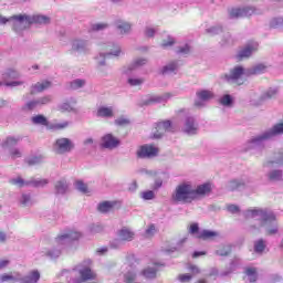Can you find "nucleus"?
<instances>
[{"mask_svg":"<svg viewBox=\"0 0 283 283\" xmlns=\"http://www.w3.org/2000/svg\"><path fill=\"white\" fill-rule=\"evenodd\" d=\"M19 202L22 207H32V205H34V201L32 200V196L30 193H22Z\"/></svg>","mask_w":283,"mask_h":283,"instance_id":"38","label":"nucleus"},{"mask_svg":"<svg viewBox=\"0 0 283 283\" xmlns=\"http://www.w3.org/2000/svg\"><path fill=\"white\" fill-rule=\"evenodd\" d=\"M212 189L213 188L211 187V184H202V185L197 186L196 188L193 186L195 201L200 200V198H205L206 196H209V193H211Z\"/></svg>","mask_w":283,"mask_h":283,"instance_id":"16","label":"nucleus"},{"mask_svg":"<svg viewBox=\"0 0 283 283\" xmlns=\"http://www.w3.org/2000/svg\"><path fill=\"white\" fill-rule=\"evenodd\" d=\"M10 182H11V185H15V186H18V187H25V184H27L28 181H24L23 178L18 177V178L11 179Z\"/></svg>","mask_w":283,"mask_h":283,"instance_id":"57","label":"nucleus"},{"mask_svg":"<svg viewBox=\"0 0 283 283\" xmlns=\"http://www.w3.org/2000/svg\"><path fill=\"white\" fill-rule=\"evenodd\" d=\"M283 27V18H273L270 21V28H282Z\"/></svg>","mask_w":283,"mask_h":283,"instance_id":"54","label":"nucleus"},{"mask_svg":"<svg viewBox=\"0 0 283 283\" xmlns=\"http://www.w3.org/2000/svg\"><path fill=\"white\" fill-rule=\"evenodd\" d=\"M72 149H74V142L70 138H57L53 144V151L60 156H63V154H70Z\"/></svg>","mask_w":283,"mask_h":283,"instance_id":"9","label":"nucleus"},{"mask_svg":"<svg viewBox=\"0 0 283 283\" xmlns=\"http://www.w3.org/2000/svg\"><path fill=\"white\" fill-rule=\"evenodd\" d=\"M240 187H244V181L242 180H230L227 185L228 191H235V189H240Z\"/></svg>","mask_w":283,"mask_h":283,"instance_id":"39","label":"nucleus"},{"mask_svg":"<svg viewBox=\"0 0 283 283\" xmlns=\"http://www.w3.org/2000/svg\"><path fill=\"white\" fill-rule=\"evenodd\" d=\"M193 184L191 181H182L175 188L171 200L175 203L191 205L195 201Z\"/></svg>","mask_w":283,"mask_h":283,"instance_id":"3","label":"nucleus"},{"mask_svg":"<svg viewBox=\"0 0 283 283\" xmlns=\"http://www.w3.org/2000/svg\"><path fill=\"white\" fill-rule=\"evenodd\" d=\"M36 101H38L39 106L40 105H48V104L52 103V96L46 95V96L38 98Z\"/></svg>","mask_w":283,"mask_h":283,"instance_id":"55","label":"nucleus"},{"mask_svg":"<svg viewBox=\"0 0 283 283\" xmlns=\"http://www.w3.org/2000/svg\"><path fill=\"white\" fill-rule=\"evenodd\" d=\"M118 205H120L118 201H103L98 203L97 211H99V213H109L114 211Z\"/></svg>","mask_w":283,"mask_h":283,"instance_id":"22","label":"nucleus"},{"mask_svg":"<svg viewBox=\"0 0 283 283\" xmlns=\"http://www.w3.org/2000/svg\"><path fill=\"white\" fill-rule=\"evenodd\" d=\"M258 48H260V44H258V42H250L245 44L237 52V61H244V59H250V56H253V54L258 52Z\"/></svg>","mask_w":283,"mask_h":283,"instance_id":"10","label":"nucleus"},{"mask_svg":"<svg viewBox=\"0 0 283 283\" xmlns=\"http://www.w3.org/2000/svg\"><path fill=\"white\" fill-rule=\"evenodd\" d=\"M245 273L249 277V282H255L258 280V270H255V268L247 269Z\"/></svg>","mask_w":283,"mask_h":283,"instance_id":"49","label":"nucleus"},{"mask_svg":"<svg viewBox=\"0 0 283 283\" xmlns=\"http://www.w3.org/2000/svg\"><path fill=\"white\" fill-rule=\"evenodd\" d=\"M54 191L56 196H65L70 191V182L65 179H60L54 184Z\"/></svg>","mask_w":283,"mask_h":283,"instance_id":"21","label":"nucleus"},{"mask_svg":"<svg viewBox=\"0 0 283 283\" xmlns=\"http://www.w3.org/2000/svg\"><path fill=\"white\" fill-rule=\"evenodd\" d=\"M48 185H50V179H45V178H43V179L32 178L25 182L27 187H35L36 189H43V187H48Z\"/></svg>","mask_w":283,"mask_h":283,"instance_id":"27","label":"nucleus"},{"mask_svg":"<svg viewBox=\"0 0 283 283\" xmlns=\"http://www.w3.org/2000/svg\"><path fill=\"white\" fill-rule=\"evenodd\" d=\"M19 140H21L20 137H7L2 144V147H4V149H12V147H17V145H19Z\"/></svg>","mask_w":283,"mask_h":283,"instance_id":"37","label":"nucleus"},{"mask_svg":"<svg viewBox=\"0 0 283 283\" xmlns=\"http://www.w3.org/2000/svg\"><path fill=\"white\" fill-rule=\"evenodd\" d=\"M177 71H178V62L172 61L164 65L161 69H159V74L161 76H167V74H174V72H177Z\"/></svg>","mask_w":283,"mask_h":283,"instance_id":"30","label":"nucleus"},{"mask_svg":"<svg viewBox=\"0 0 283 283\" xmlns=\"http://www.w3.org/2000/svg\"><path fill=\"white\" fill-rule=\"evenodd\" d=\"M39 280H41V273L39 270H33L24 277H20V283H39Z\"/></svg>","mask_w":283,"mask_h":283,"instance_id":"28","label":"nucleus"},{"mask_svg":"<svg viewBox=\"0 0 283 283\" xmlns=\"http://www.w3.org/2000/svg\"><path fill=\"white\" fill-rule=\"evenodd\" d=\"M216 255H220L221 258H227L228 255H231V245H221L217 251Z\"/></svg>","mask_w":283,"mask_h":283,"instance_id":"42","label":"nucleus"},{"mask_svg":"<svg viewBox=\"0 0 283 283\" xmlns=\"http://www.w3.org/2000/svg\"><path fill=\"white\" fill-rule=\"evenodd\" d=\"M21 274L19 272L3 273L0 275V282H20Z\"/></svg>","mask_w":283,"mask_h":283,"instance_id":"32","label":"nucleus"},{"mask_svg":"<svg viewBox=\"0 0 283 283\" xmlns=\"http://www.w3.org/2000/svg\"><path fill=\"white\" fill-rule=\"evenodd\" d=\"M145 34L146 36H148L149 39H151V36H154V34H156V29L151 28V27H147L145 29Z\"/></svg>","mask_w":283,"mask_h":283,"instance_id":"62","label":"nucleus"},{"mask_svg":"<svg viewBox=\"0 0 283 283\" xmlns=\"http://www.w3.org/2000/svg\"><path fill=\"white\" fill-rule=\"evenodd\" d=\"M198 101L195 102L196 107H205V103H209V101H213L216 98V94L209 90H200L196 93Z\"/></svg>","mask_w":283,"mask_h":283,"instance_id":"13","label":"nucleus"},{"mask_svg":"<svg viewBox=\"0 0 283 283\" xmlns=\"http://www.w3.org/2000/svg\"><path fill=\"white\" fill-rule=\"evenodd\" d=\"M13 30L15 32H21V30H28L30 25H48L50 24V17L43 14L28 15L25 13H20L12 15Z\"/></svg>","mask_w":283,"mask_h":283,"instance_id":"2","label":"nucleus"},{"mask_svg":"<svg viewBox=\"0 0 283 283\" xmlns=\"http://www.w3.org/2000/svg\"><path fill=\"white\" fill-rule=\"evenodd\" d=\"M60 112H70L72 109V106H70V104L64 103L62 105L59 106Z\"/></svg>","mask_w":283,"mask_h":283,"instance_id":"64","label":"nucleus"},{"mask_svg":"<svg viewBox=\"0 0 283 283\" xmlns=\"http://www.w3.org/2000/svg\"><path fill=\"white\" fill-rule=\"evenodd\" d=\"M156 234V226L150 224L146 230V238H153Z\"/></svg>","mask_w":283,"mask_h":283,"instance_id":"61","label":"nucleus"},{"mask_svg":"<svg viewBox=\"0 0 283 283\" xmlns=\"http://www.w3.org/2000/svg\"><path fill=\"white\" fill-rule=\"evenodd\" d=\"M243 76H247V70L244 66L237 65L230 70L229 74H226V80L235 85H244Z\"/></svg>","mask_w":283,"mask_h":283,"instance_id":"8","label":"nucleus"},{"mask_svg":"<svg viewBox=\"0 0 283 283\" xmlns=\"http://www.w3.org/2000/svg\"><path fill=\"white\" fill-rule=\"evenodd\" d=\"M97 118H114V107L101 106L96 112Z\"/></svg>","mask_w":283,"mask_h":283,"instance_id":"26","label":"nucleus"},{"mask_svg":"<svg viewBox=\"0 0 283 283\" xmlns=\"http://www.w3.org/2000/svg\"><path fill=\"white\" fill-rule=\"evenodd\" d=\"M228 12L231 19H243L244 17H252V14H255V8L253 7L232 8Z\"/></svg>","mask_w":283,"mask_h":283,"instance_id":"11","label":"nucleus"},{"mask_svg":"<svg viewBox=\"0 0 283 283\" xmlns=\"http://www.w3.org/2000/svg\"><path fill=\"white\" fill-rule=\"evenodd\" d=\"M247 220H258L259 227H265V235H277L280 228L277 222H275V214L271 211L263 209H249L243 212Z\"/></svg>","mask_w":283,"mask_h":283,"instance_id":"1","label":"nucleus"},{"mask_svg":"<svg viewBox=\"0 0 283 283\" xmlns=\"http://www.w3.org/2000/svg\"><path fill=\"white\" fill-rule=\"evenodd\" d=\"M70 126V122H62V123H55L53 124V129H65V127Z\"/></svg>","mask_w":283,"mask_h":283,"instance_id":"60","label":"nucleus"},{"mask_svg":"<svg viewBox=\"0 0 283 283\" xmlns=\"http://www.w3.org/2000/svg\"><path fill=\"white\" fill-rule=\"evenodd\" d=\"M154 103H163V97L153 95L142 102L140 106L143 107L144 105H154Z\"/></svg>","mask_w":283,"mask_h":283,"instance_id":"47","label":"nucleus"},{"mask_svg":"<svg viewBox=\"0 0 283 283\" xmlns=\"http://www.w3.org/2000/svg\"><path fill=\"white\" fill-rule=\"evenodd\" d=\"M31 123L33 125H44L48 126V117L44 115H35L31 117Z\"/></svg>","mask_w":283,"mask_h":283,"instance_id":"41","label":"nucleus"},{"mask_svg":"<svg viewBox=\"0 0 283 283\" xmlns=\"http://www.w3.org/2000/svg\"><path fill=\"white\" fill-rule=\"evenodd\" d=\"M184 132L185 134H189L190 136H193V134H197L198 124L196 123V119L193 117L186 118L184 124Z\"/></svg>","mask_w":283,"mask_h":283,"instance_id":"20","label":"nucleus"},{"mask_svg":"<svg viewBox=\"0 0 283 283\" xmlns=\"http://www.w3.org/2000/svg\"><path fill=\"white\" fill-rule=\"evenodd\" d=\"M269 70L265 64H255L254 66L247 70V76H255L258 74H264Z\"/></svg>","mask_w":283,"mask_h":283,"instance_id":"31","label":"nucleus"},{"mask_svg":"<svg viewBox=\"0 0 283 283\" xmlns=\"http://www.w3.org/2000/svg\"><path fill=\"white\" fill-rule=\"evenodd\" d=\"M85 80L76 78L70 83V87L71 90H81L82 87H85Z\"/></svg>","mask_w":283,"mask_h":283,"instance_id":"48","label":"nucleus"},{"mask_svg":"<svg viewBox=\"0 0 283 283\" xmlns=\"http://www.w3.org/2000/svg\"><path fill=\"white\" fill-rule=\"evenodd\" d=\"M45 157H43V155H39V156H33L31 158L25 159L27 165H29V167H32L34 165H41V163H43Z\"/></svg>","mask_w":283,"mask_h":283,"instance_id":"45","label":"nucleus"},{"mask_svg":"<svg viewBox=\"0 0 283 283\" xmlns=\"http://www.w3.org/2000/svg\"><path fill=\"white\" fill-rule=\"evenodd\" d=\"M115 28L122 35L129 34V32H132V23L125 20H116Z\"/></svg>","mask_w":283,"mask_h":283,"instance_id":"24","label":"nucleus"},{"mask_svg":"<svg viewBox=\"0 0 283 283\" xmlns=\"http://www.w3.org/2000/svg\"><path fill=\"white\" fill-rule=\"evenodd\" d=\"M222 25H213L206 29V34H208L209 36H216L217 34H222Z\"/></svg>","mask_w":283,"mask_h":283,"instance_id":"44","label":"nucleus"},{"mask_svg":"<svg viewBox=\"0 0 283 283\" xmlns=\"http://www.w3.org/2000/svg\"><path fill=\"white\" fill-rule=\"evenodd\" d=\"M81 238L80 232L77 231H69L64 234H60L54 240V247H59L60 249L49 250L45 255L48 258H59L61 255V248L65 247V244H70L73 240H78Z\"/></svg>","mask_w":283,"mask_h":283,"instance_id":"5","label":"nucleus"},{"mask_svg":"<svg viewBox=\"0 0 283 283\" xmlns=\"http://www.w3.org/2000/svg\"><path fill=\"white\" fill-rule=\"evenodd\" d=\"M115 125H117V127H127V125H129L132 123V120H129V118L125 117V116H120L117 119H115Z\"/></svg>","mask_w":283,"mask_h":283,"instance_id":"51","label":"nucleus"},{"mask_svg":"<svg viewBox=\"0 0 283 283\" xmlns=\"http://www.w3.org/2000/svg\"><path fill=\"white\" fill-rule=\"evenodd\" d=\"M147 63H149L147 57H137L126 67L125 72L129 74V72H134V70H138V67H144Z\"/></svg>","mask_w":283,"mask_h":283,"instance_id":"23","label":"nucleus"},{"mask_svg":"<svg viewBox=\"0 0 283 283\" xmlns=\"http://www.w3.org/2000/svg\"><path fill=\"white\" fill-rule=\"evenodd\" d=\"M142 198L144 200H154V198H156V193H154V191L151 190H147L142 192Z\"/></svg>","mask_w":283,"mask_h":283,"instance_id":"56","label":"nucleus"},{"mask_svg":"<svg viewBox=\"0 0 283 283\" xmlns=\"http://www.w3.org/2000/svg\"><path fill=\"white\" fill-rule=\"evenodd\" d=\"M127 82L132 87H138V85H143L145 83V80L143 77H129Z\"/></svg>","mask_w":283,"mask_h":283,"instance_id":"52","label":"nucleus"},{"mask_svg":"<svg viewBox=\"0 0 283 283\" xmlns=\"http://www.w3.org/2000/svg\"><path fill=\"white\" fill-rule=\"evenodd\" d=\"M188 271H190V273L179 274L177 280H179L181 283H190L196 275L200 274V268L197 265H190Z\"/></svg>","mask_w":283,"mask_h":283,"instance_id":"17","label":"nucleus"},{"mask_svg":"<svg viewBox=\"0 0 283 283\" xmlns=\"http://www.w3.org/2000/svg\"><path fill=\"white\" fill-rule=\"evenodd\" d=\"M10 154H11L12 158H21V156H22L21 150L19 148H12L10 150Z\"/></svg>","mask_w":283,"mask_h":283,"instance_id":"63","label":"nucleus"},{"mask_svg":"<svg viewBox=\"0 0 283 283\" xmlns=\"http://www.w3.org/2000/svg\"><path fill=\"white\" fill-rule=\"evenodd\" d=\"M120 54V46L115 44H108L104 46V51L99 53L97 57V67L99 72H105L103 66L105 65V56H119Z\"/></svg>","mask_w":283,"mask_h":283,"instance_id":"7","label":"nucleus"},{"mask_svg":"<svg viewBox=\"0 0 283 283\" xmlns=\"http://www.w3.org/2000/svg\"><path fill=\"white\" fill-rule=\"evenodd\" d=\"M174 43H176V40H174V38H171V36H168L166 40H163L161 46L169 48V46L174 45Z\"/></svg>","mask_w":283,"mask_h":283,"instance_id":"59","label":"nucleus"},{"mask_svg":"<svg viewBox=\"0 0 283 283\" xmlns=\"http://www.w3.org/2000/svg\"><path fill=\"white\" fill-rule=\"evenodd\" d=\"M265 249H266V243L262 239L254 242L255 253H262Z\"/></svg>","mask_w":283,"mask_h":283,"instance_id":"50","label":"nucleus"},{"mask_svg":"<svg viewBox=\"0 0 283 283\" xmlns=\"http://www.w3.org/2000/svg\"><path fill=\"white\" fill-rule=\"evenodd\" d=\"M109 28V24L105 22L94 23L91 24L90 31L91 32H103V30H107Z\"/></svg>","mask_w":283,"mask_h":283,"instance_id":"46","label":"nucleus"},{"mask_svg":"<svg viewBox=\"0 0 283 283\" xmlns=\"http://www.w3.org/2000/svg\"><path fill=\"white\" fill-rule=\"evenodd\" d=\"M156 273H158V269L147 268L142 272V275H144L146 280H154L156 277Z\"/></svg>","mask_w":283,"mask_h":283,"instance_id":"43","label":"nucleus"},{"mask_svg":"<svg viewBox=\"0 0 283 283\" xmlns=\"http://www.w3.org/2000/svg\"><path fill=\"white\" fill-rule=\"evenodd\" d=\"M120 146V139L115 137L113 134H106L101 139V147L104 149H116Z\"/></svg>","mask_w":283,"mask_h":283,"instance_id":"14","label":"nucleus"},{"mask_svg":"<svg viewBox=\"0 0 283 283\" xmlns=\"http://www.w3.org/2000/svg\"><path fill=\"white\" fill-rule=\"evenodd\" d=\"M135 235L136 234L134 233V231H132L127 228H124V229L119 230V232H118L119 240H122L123 242H132V240H134Z\"/></svg>","mask_w":283,"mask_h":283,"instance_id":"33","label":"nucleus"},{"mask_svg":"<svg viewBox=\"0 0 283 283\" xmlns=\"http://www.w3.org/2000/svg\"><path fill=\"white\" fill-rule=\"evenodd\" d=\"M166 132H174V126H171V122L170 120L159 122L156 126L154 138H163Z\"/></svg>","mask_w":283,"mask_h":283,"instance_id":"18","label":"nucleus"},{"mask_svg":"<svg viewBox=\"0 0 283 283\" xmlns=\"http://www.w3.org/2000/svg\"><path fill=\"white\" fill-rule=\"evenodd\" d=\"M197 238H199L200 240H213L214 238H218V232L211 230H203L198 233Z\"/></svg>","mask_w":283,"mask_h":283,"instance_id":"36","label":"nucleus"},{"mask_svg":"<svg viewBox=\"0 0 283 283\" xmlns=\"http://www.w3.org/2000/svg\"><path fill=\"white\" fill-rule=\"evenodd\" d=\"M266 178L270 180V182H277L282 180V170L280 169L270 170L266 174Z\"/></svg>","mask_w":283,"mask_h":283,"instance_id":"35","label":"nucleus"},{"mask_svg":"<svg viewBox=\"0 0 283 283\" xmlns=\"http://www.w3.org/2000/svg\"><path fill=\"white\" fill-rule=\"evenodd\" d=\"M159 151L160 149L154 145H143L137 149L136 156L137 158H155Z\"/></svg>","mask_w":283,"mask_h":283,"instance_id":"12","label":"nucleus"},{"mask_svg":"<svg viewBox=\"0 0 283 283\" xmlns=\"http://www.w3.org/2000/svg\"><path fill=\"white\" fill-rule=\"evenodd\" d=\"M75 188L77 191H81L82 193H90V189L87 188V184L83 181H76L75 182Z\"/></svg>","mask_w":283,"mask_h":283,"instance_id":"53","label":"nucleus"},{"mask_svg":"<svg viewBox=\"0 0 283 283\" xmlns=\"http://www.w3.org/2000/svg\"><path fill=\"white\" fill-rule=\"evenodd\" d=\"M275 136H280V135L275 126H273L272 128L266 129L265 132L250 138L247 142L245 151H249V149H258V147L261 149H264L265 147L264 143H266L268 140H273Z\"/></svg>","mask_w":283,"mask_h":283,"instance_id":"4","label":"nucleus"},{"mask_svg":"<svg viewBox=\"0 0 283 283\" xmlns=\"http://www.w3.org/2000/svg\"><path fill=\"white\" fill-rule=\"evenodd\" d=\"M220 44L223 48H227V45H233V36H231V33L229 32H223L222 36H221V41Z\"/></svg>","mask_w":283,"mask_h":283,"instance_id":"40","label":"nucleus"},{"mask_svg":"<svg viewBox=\"0 0 283 283\" xmlns=\"http://www.w3.org/2000/svg\"><path fill=\"white\" fill-rule=\"evenodd\" d=\"M191 52V46L185 44L184 46H179L177 50V54H189Z\"/></svg>","mask_w":283,"mask_h":283,"instance_id":"58","label":"nucleus"},{"mask_svg":"<svg viewBox=\"0 0 283 283\" xmlns=\"http://www.w3.org/2000/svg\"><path fill=\"white\" fill-rule=\"evenodd\" d=\"M72 51L77 52V54H85L90 52V42L85 40H74L72 42Z\"/></svg>","mask_w":283,"mask_h":283,"instance_id":"19","label":"nucleus"},{"mask_svg":"<svg viewBox=\"0 0 283 283\" xmlns=\"http://www.w3.org/2000/svg\"><path fill=\"white\" fill-rule=\"evenodd\" d=\"M275 165H277V167H282V165H283V151L282 150L274 151L272 154V157L263 164V167H265L266 169H271L272 167H275Z\"/></svg>","mask_w":283,"mask_h":283,"instance_id":"15","label":"nucleus"},{"mask_svg":"<svg viewBox=\"0 0 283 283\" xmlns=\"http://www.w3.org/2000/svg\"><path fill=\"white\" fill-rule=\"evenodd\" d=\"M49 87H52V82H38L31 86V94H40V92H45V90H49Z\"/></svg>","mask_w":283,"mask_h":283,"instance_id":"29","label":"nucleus"},{"mask_svg":"<svg viewBox=\"0 0 283 283\" xmlns=\"http://www.w3.org/2000/svg\"><path fill=\"white\" fill-rule=\"evenodd\" d=\"M277 94H280V90L277 87H270L268 91L262 93L259 98V104L264 103L265 101H271V98H276Z\"/></svg>","mask_w":283,"mask_h":283,"instance_id":"25","label":"nucleus"},{"mask_svg":"<svg viewBox=\"0 0 283 283\" xmlns=\"http://www.w3.org/2000/svg\"><path fill=\"white\" fill-rule=\"evenodd\" d=\"M219 105H222V107H233V104L235 103V99L230 94H223L218 99Z\"/></svg>","mask_w":283,"mask_h":283,"instance_id":"34","label":"nucleus"},{"mask_svg":"<svg viewBox=\"0 0 283 283\" xmlns=\"http://www.w3.org/2000/svg\"><path fill=\"white\" fill-rule=\"evenodd\" d=\"M92 261L90 259L84 260L80 265L75 268L77 271L80 279H77L74 283L87 282V280H94L96 277V273L92 271Z\"/></svg>","mask_w":283,"mask_h":283,"instance_id":"6","label":"nucleus"}]
</instances>
